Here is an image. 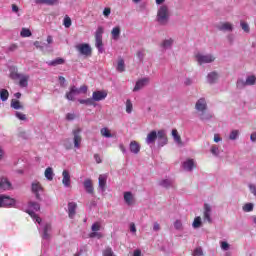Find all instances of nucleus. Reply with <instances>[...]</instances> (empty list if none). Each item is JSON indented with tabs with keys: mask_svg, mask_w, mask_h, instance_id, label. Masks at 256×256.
Listing matches in <instances>:
<instances>
[{
	"mask_svg": "<svg viewBox=\"0 0 256 256\" xmlns=\"http://www.w3.org/2000/svg\"><path fill=\"white\" fill-rule=\"evenodd\" d=\"M77 51L84 57H91V46L89 44H79L76 46Z\"/></svg>",
	"mask_w": 256,
	"mask_h": 256,
	"instance_id": "nucleus-7",
	"label": "nucleus"
},
{
	"mask_svg": "<svg viewBox=\"0 0 256 256\" xmlns=\"http://www.w3.org/2000/svg\"><path fill=\"white\" fill-rule=\"evenodd\" d=\"M15 117H17V119H19L20 121H27V115L17 111L15 113Z\"/></svg>",
	"mask_w": 256,
	"mask_h": 256,
	"instance_id": "nucleus-51",
	"label": "nucleus"
},
{
	"mask_svg": "<svg viewBox=\"0 0 256 256\" xmlns=\"http://www.w3.org/2000/svg\"><path fill=\"white\" fill-rule=\"evenodd\" d=\"M129 149L134 155H138L139 151H141V146L137 141H131Z\"/></svg>",
	"mask_w": 256,
	"mask_h": 256,
	"instance_id": "nucleus-26",
	"label": "nucleus"
},
{
	"mask_svg": "<svg viewBox=\"0 0 256 256\" xmlns=\"http://www.w3.org/2000/svg\"><path fill=\"white\" fill-rule=\"evenodd\" d=\"M83 187L89 195H93L95 193V188L93 187V180L91 179H85L83 182Z\"/></svg>",
	"mask_w": 256,
	"mask_h": 256,
	"instance_id": "nucleus-14",
	"label": "nucleus"
},
{
	"mask_svg": "<svg viewBox=\"0 0 256 256\" xmlns=\"http://www.w3.org/2000/svg\"><path fill=\"white\" fill-rule=\"evenodd\" d=\"M207 110V99L205 97L199 98L195 103V111L200 121H211L213 119V114Z\"/></svg>",
	"mask_w": 256,
	"mask_h": 256,
	"instance_id": "nucleus-1",
	"label": "nucleus"
},
{
	"mask_svg": "<svg viewBox=\"0 0 256 256\" xmlns=\"http://www.w3.org/2000/svg\"><path fill=\"white\" fill-rule=\"evenodd\" d=\"M34 47H36V49H40V51H43V49H44L43 43H41L40 41H35Z\"/></svg>",
	"mask_w": 256,
	"mask_h": 256,
	"instance_id": "nucleus-60",
	"label": "nucleus"
},
{
	"mask_svg": "<svg viewBox=\"0 0 256 256\" xmlns=\"http://www.w3.org/2000/svg\"><path fill=\"white\" fill-rule=\"evenodd\" d=\"M240 27L244 31V33H250V31H251V28L249 27V23H247L245 21L240 22Z\"/></svg>",
	"mask_w": 256,
	"mask_h": 256,
	"instance_id": "nucleus-43",
	"label": "nucleus"
},
{
	"mask_svg": "<svg viewBox=\"0 0 256 256\" xmlns=\"http://www.w3.org/2000/svg\"><path fill=\"white\" fill-rule=\"evenodd\" d=\"M124 201L126 205H134L135 204V196L131 192H124Z\"/></svg>",
	"mask_w": 256,
	"mask_h": 256,
	"instance_id": "nucleus-24",
	"label": "nucleus"
},
{
	"mask_svg": "<svg viewBox=\"0 0 256 256\" xmlns=\"http://www.w3.org/2000/svg\"><path fill=\"white\" fill-rule=\"evenodd\" d=\"M27 213L32 217L33 219H36V223H39L41 225V218L35 214V212L28 210Z\"/></svg>",
	"mask_w": 256,
	"mask_h": 256,
	"instance_id": "nucleus-47",
	"label": "nucleus"
},
{
	"mask_svg": "<svg viewBox=\"0 0 256 256\" xmlns=\"http://www.w3.org/2000/svg\"><path fill=\"white\" fill-rule=\"evenodd\" d=\"M50 233H51V224L47 223L42 228V234H41L42 239H44L45 241H49V239H51Z\"/></svg>",
	"mask_w": 256,
	"mask_h": 256,
	"instance_id": "nucleus-15",
	"label": "nucleus"
},
{
	"mask_svg": "<svg viewBox=\"0 0 256 256\" xmlns=\"http://www.w3.org/2000/svg\"><path fill=\"white\" fill-rule=\"evenodd\" d=\"M75 95H77V94H75V92L73 91V88L70 87V90H69V92L66 93L65 97L68 101H75Z\"/></svg>",
	"mask_w": 256,
	"mask_h": 256,
	"instance_id": "nucleus-38",
	"label": "nucleus"
},
{
	"mask_svg": "<svg viewBox=\"0 0 256 256\" xmlns=\"http://www.w3.org/2000/svg\"><path fill=\"white\" fill-rule=\"evenodd\" d=\"M172 137L175 143H177L178 145H183V141L181 140V136L179 135V132L177 131V129L172 130Z\"/></svg>",
	"mask_w": 256,
	"mask_h": 256,
	"instance_id": "nucleus-32",
	"label": "nucleus"
},
{
	"mask_svg": "<svg viewBox=\"0 0 256 256\" xmlns=\"http://www.w3.org/2000/svg\"><path fill=\"white\" fill-rule=\"evenodd\" d=\"M149 78H142L138 80L135 84V87L133 88V92L137 93V91H141L144 87H147L149 85Z\"/></svg>",
	"mask_w": 256,
	"mask_h": 256,
	"instance_id": "nucleus-10",
	"label": "nucleus"
},
{
	"mask_svg": "<svg viewBox=\"0 0 256 256\" xmlns=\"http://www.w3.org/2000/svg\"><path fill=\"white\" fill-rule=\"evenodd\" d=\"M63 25L64 27H66V29H69V27H71L72 22H71V18L68 15L64 17Z\"/></svg>",
	"mask_w": 256,
	"mask_h": 256,
	"instance_id": "nucleus-45",
	"label": "nucleus"
},
{
	"mask_svg": "<svg viewBox=\"0 0 256 256\" xmlns=\"http://www.w3.org/2000/svg\"><path fill=\"white\" fill-rule=\"evenodd\" d=\"M63 63H65V59L63 58H56L52 61H48L47 65H49L50 67H57V65H63Z\"/></svg>",
	"mask_w": 256,
	"mask_h": 256,
	"instance_id": "nucleus-31",
	"label": "nucleus"
},
{
	"mask_svg": "<svg viewBox=\"0 0 256 256\" xmlns=\"http://www.w3.org/2000/svg\"><path fill=\"white\" fill-rule=\"evenodd\" d=\"M230 141H236V139H239V130H232L229 134Z\"/></svg>",
	"mask_w": 256,
	"mask_h": 256,
	"instance_id": "nucleus-41",
	"label": "nucleus"
},
{
	"mask_svg": "<svg viewBox=\"0 0 256 256\" xmlns=\"http://www.w3.org/2000/svg\"><path fill=\"white\" fill-rule=\"evenodd\" d=\"M157 139H158V132L153 130L150 133H148L146 137V143L147 145H153L155 141H157Z\"/></svg>",
	"mask_w": 256,
	"mask_h": 256,
	"instance_id": "nucleus-19",
	"label": "nucleus"
},
{
	"mask_svg": "<svg viewBox=\"0 0 256 256\" xmlns=\"http://www.w3.org/2000/svg\"><path fill=\"white\" fill-rule=\"evenodd\" d=\"M17 201L7 195L0 196V207H15Z\"/></svg>",
	"mask_w": 256,
	"mask_h": 256,
	"instance_id": "nucleus-6",
	"label": "nucleus"
},
{
	"mask_svg": "<svg viewBox=\"0 0 256 256\" xmlns=\"http://www.w3.org/2000/svg\"><path fill=\"white\" fill-rule=\"evenodd\" d=\"M0 99L1 101H7V99H9V91H7L6 89H2L0 91Z\"/></svg>",
	"mask_w": 256,
	"mask_h": 256,
	"instance_id": "nucleus-44",
	"label": "nucleus"
},
{
	"mask_svg": "<svg viewBox=\"0 0 256 256\" xmlns=\"http://www.w3.org/2000/svg\"><path fill=\"white\" fill-rule=\"evenodd\" d=\"M78 102L81 104V105H88V106H91V105H94L95 107V102H93L92 98H88V99H78Z\"/></svg>",
	"mask_w": 256,
	"mask_h": 256,
	"instance_id": "nucleus-37",
	"label": "nucleus"
},
{
	"mask_svg": "<svg viewBox=\"0 0 256 256\" xmlns=\"http://www.w3.org/2000/svg\"><path fill=\"white\" fill-rule=\"evenodd\" d=\"M111 36L114 41H119V37L121 36V27H114L111 31Z\"/></svg>",
	"mask_w": 256,
	"mask_h": 256,
	"instance_id": "nucleus-28",
	"label": "nucleus"
},
{
	"mask_svg": "<svg viewBox=\"0 0 256 256\" xmlns=\"http://www.w3.org/2000/svg\"><path fill=\"white\" fill-rule=\"evenodd\" d=\"M174 40L173 38L165 39L161 43L162 49H171L173 47Z\"/></svg>",
	"mask_w": 256,
	"mask_h": 256,
	"instance_id": "nucleus-30",
	"label": "nucleus"
},
{
	"mask_svg": "<svg viewBox=\"0 0 256 256\" xmlns=\"http://www.w3.org/2000/svg\"><path fill=\"white\" fill-rule=\"evenodd\" d=\"M72 87V91L75 93V95H82L87 93V86L83 85L80 88H77L76 86H71Z\"/></svg>",
	"mask_w": 256,
	"mask_h": 256,
	"instance_id": "nucleus-29",
	"label": "nucleus"
},
{
	"mask_svg": "<svg viewBox=\"0 0 256 256\" xmlns=\"http://www.w3.org/2000/svg\"><path fill=\"white\" fill-rule=\"evenodd\" d=\"M196 61L200 65H205V63H213V61H215V56H213L212 54H197Z\"/></svg>",
	"mask_w": 256,
	"mask_h": 256,
	"instance_id": "nucleus-5",
	"label": "nucleus"
},
{
	"mask_svg": "<svg viewBox=\"0 0 256 256\" xmlns=\"http://www.w3.org/2000/svg\"><path fill=\"white\" fill-rule=\"evenodd\" d=\"M10 107H12V109H16V110H19V109L23 110V109H25L23 104H21V102L19 100H15V99L11 100Z\"/></svg>",
	"mask_w": 256,
	"mask_h": 256,
	"instance_id": "nucleus-33",
	"label": "nucleus"
},
{
	"mask_svg": "<svg viewBox=\"0 0 256 256\" xmlns=\"http://www.w3.org/2000/svg\"><path fill=\"white\" fill-rule=\"evenodd\" d=\"M44 175H45V177H46V179L48 180V181H53V177H54V173H53V168H51V167H48V168H46V170H45V172H44Z\"/></svg>",
	"mask_w": 256,
	"mask_h": 256,
	"instance_id": "nucleus-34",
	"label": "nucleus"
},
{
	"mask_svg": "<svg viewBox=\"0 0 256 256\" xmlns=\"http://www.w3.org/2000/svg\"><path fill=\"white\" fill-rule=\"evenodd\" d=\"M103 33V27L99 26L95 33V46L98 49L99 53H103Z\"/></svg>",
	"mask_w": 256,
	"mask_h": 256,
	"instance_id": "nucleus-4",
	"label": "nucleus"
},
{
	"mask_svg": "<svg viewBox=\"0 0 256 256\" xmlns=\"http://www.w3.org/2000/svg\"><path fill=\"white\" fill-rule=\"evenodd\" d=\"M184 85H185L186 87H190V85H193V79H191V78H185V80H184Z\"/></svg>",
	"mask_w": 256,
	"mask_h": 256,
	"instance_id": "nucleus-61",
	"label": "nucleus"
},
{
	"mask_svg": "<svg viewBox=\"0 0 256 256\" xmlns=\"http://www.w3.org/2000/svg\"><path fill=\"white\" fill-rule=\"evenodd\" d=\"M98 187L101 189L102 192L105 191L107 187V175L101 174L98 178Z\"/></svg>",
	"mask_w": 256,
	"mask_h": 256,
	"instance_id": "nucleus-21",
	"label": "nucleus"
},
{
	"mask_svg": "<svg viewBox=\"0 0 256 256\" xmlns=\"http://www.w3.org/2000/svg\"><path fill=\"white\" fill-rule=\"evenodd\" d=\"M116 70L119 73H123V71H125V60H123V58L118 59Z\"/></svg>",
	"mask_w": 256,
	"mask_h": 256,
	"instance_id": "nucleus-35",
	"label": "nucleus"
},
{
	"mask_svg": "<svg viewBox=\"0 0 256 256\" xmlns=\"http://www.w3.org/2000/svg\"><path fill=\"white\" fill-rule=\"evenodd\" d=\"M206 80L209 85H215V83L219 81V73L217 71H212L208 73V75L206 76Z\"/></svg>",
	"mask_w": 256,
	"mask_h": 256,
	"instance_id": "nucleus-13",
	"label": "nucleus"
},
{
	"mask_svg": "<svg viewBox=\"0 0 256 256\" xmlns=\"http://www.w3.org/2000/svg\"><path fill=\"white\" fill-rule=\"evenodd\" d=\"M66 119H67V121L75 120V114H73V113L66 114Z\"/></svg>",
	"mask_w": 256,
	"mask_h": 256,
	"instance_id": "nucleus-62",
	"label": "nucleus"
},
{
	"mask_svg": "<svg viewBox=\"0 0 256 256\" xmlns=\"http://www.w3.org/2000/svg\"><path fill=\"white\" fill-rule=\"evenodd\" d=\"M174 229L177 231H183V222H181V220H176L174 222Z\"/></svg>",
	"mask_w": 256,
	"mask_h": 256,
	"instance_id": "nucleus-48",
	"label": "nucleus"
},
{
	"mask_svg": "<svg viewBox=\"0 0 256 256\" xmlns=\"http://www.w3.org/2000/svg\"><path fill=\"white\" fill-rule=\"evenodd\" d=\"M237 89H245V87H248L246 80L238 79L236 82Z\"/></svg>",
	"mask_w": 256,
	"mask_h": 256,
	"instance_id": "nucleus-39",
	"label": "nucleus"
},
{
	"mask_svg": "<svg viewBox=\"0 0 256 256\" xmlns=\"http://www.w3.org/2000/svg\"><path fill=\"white\" fill-rule=\"evenodd\" d=\"M229 247V243H227L226 241L221 242L222 251H229Z\"/></svg>",
	"mask_w": 256,
	"mask_h": 256,
	"instance_id": "nucleus-59",
	"label": "nucleus"
},
{
	"mask_svg": "<svg viewBox=\"0 0 256 256\" xmlns=\"http://www.w3.org/2000/svg\"><path fill=\"white\" fill-rule=\"evenodd\" d=\"M253 203H246L244 206H243V211L245 213H251V211H253Z\"/></svg>",
	"mask_w": 256,
	"mask_h": 256,
	"instance_id": "nucleus-46",
	"label": "nucleus"
},
{
	"mask_svg": "<svg viewBox=\"0 0 256 256\" xmlns=\"http://www.w3.org/2000/svg\"><path fill=\"white\" fill-rule=\"evenodd\" d=\"M246 84L248 85V87L249 86H252V85H255V83H256V77H255V75H250V76H247V78H246Z\"/></svg>",
	"mask_w": 256,
	"mask_h": 256,
	"instance_id": "nucleus-40",
	"label": "nucleus"
},
{
	"mask_svg": "<svg viewBox=\"0 0 256 256\" xmlns=\"http://www.w3.org/2000/svg\"><path fill=\"white\" fill-rule=\"evenodd\" d=\"M133 112V103H131V100L126 101V113H132Z\"/></svg>",
	"mask_w": 256,
	"mask_h": 256,
	"instance_id": "nucleus-52",
	"label": "nucleus"
},
{
	"mask_svg": "<svg viewBox=\"0 0 256 256\" xmlns=\"http://www.w3.org/2000/svg\"><path fill=\"white\" fill-rule=\"evenodd\" d=\"M182 167L184 171L191 172L193 169H195V160L193 159H187L183 162Z\"/></svg>",
	"mask_w": 256,
	"mask_h": 256,
	"instance_id": "nucleus-18",
	"label": "nucleus"
},
{
	"mask_svg": "<svg viewBox=\"0 0 256 256\" xmlns=\"http://www.w3.org/2000/svg\"><path fill=\"white\" fill-rule=\"evenodd\" d=\"M248 188H249L250 193H252V195H254V197H256V185L255 184H249Z\"/></svg>",
	"mask_w": 256,
	"mask_h": 256,
	"instance_id": "nucleus-58",
	"label": "nucleus"
},
{
	"mask_svg": "<svg viewBox=\"0 0 256 256\" xmlns=\"http://www.w3.org/2000/svg\"><path fill=\"white\" fill-rule=\"evenodd\" d=\"M21 37H31V30L23 28L20 32Z\"/></svg>",
	"mask_w": 256,
	"mask_h": 256,
	"instance_id": "nucleus-49",
	"label": "nucleus"
},
{
	"mask_svg": "<svg viewBox=\"0 0 256 256\" xmlns=\"http://www.w3.org/2000/svg\"><path fill=\"white\" fill-rule=\"evenodd\" d=\"M211 153H212V155H214L215 157H219V147H217L216 145H213L212 147H211Z\"/></svg>",
	"mask_w": 256,
	"mask_h": 256,
	"instance_id": "nucleus-53",
	"label": "nucleus"
},
{
	"mask_svg": "<svg viewBox=\"0 0 256 256\" xmlns=\"http://www.w3.org/2000/svg\"><path fill=\"white\" fill-rule=\"evenodd\" d=\"M62 183L64 185V187H71V175H69V171L64 170L62 172Z\"/></svg>",
	"mask_w": 256,
	"mask_h": 256,
	"instance_id": "nucleus-22",
	"label": "nucleus"
},
{
	"mask_svg": "<svg viewBox=\"0 0 256 256\" xmlns=\"http://www.w3.org/2000/svg\"><path fill=\"white\" fill-rule=\"evenodd\" d=\"M36 5H48L53 7V5H59V0H35Z\"/></svg>",
	"mask_w": 256,
	"mask_h": 256,
	"instance_id": "nucleus-25",
	"label": "nucleus"
},
{
	"mask_svg": "<svg viewBox=\"0 0 256 256\" xmlns=\"http://www.w3.org/2000/svg\"><path fill=\"white\" fill-rule=\"evenodd\" d=\"M201 225H202L201 216H197V217L194 219L193 223H192V227H193L194 229H199V227H201Z\"/></svg>",
	"mask_w": 256,
	"mask_h": 256,
	"instance_id": "nucleus-42",
	"label": "nucleus"
},
{
	"mask_svg": "<svg viewBox=\"0 0 256 256\" xmlns=\"http://www.w3.org/2000/svg\"><path fill=\"white\" fill-rule=\"evenodd\" d=\"M0 189H2V191H11V183L7 178L0 179Z\"/></svg>",
	"mask_w": 256,
	"mask_h": 256,
	"instance_id": "nucleus-23",
	"label": "nucleus"
},
{
	"mask_svg": "<svg viewBox=\"0 0 256 256\" xmlns=\"http://www.w3.org/2000/svg\"><path fill=\"white\" fill-rule=\"evenodd\" d=\"M74 138H73V143L75 149H79L81 147V141H83V138L81 137V130L80 128H77L72 131Z\"/></svg>",
	"mask_w": 256,
	"mask_h": 256,
	"instance_id": "nucleus-8",
	"label": "nucleus"
},
{
	"mask_svg": "<svg viewBox=\"0 0 256 256\" xmlns=\"http://www.w3.org/2000/svg\"><path fill=\"white\" fill-rule=\"evenodd\" d=\"M211 211H212L211 205L205 203L204 211H203V219L208 223H213V220L211 219Z\"/></svg>",
	"mask_w": 256,
	"mask_h": 256,
	"instance_id": "nucleus-12",
	"label": "nucleus"
},
{
	"mask_svg": "<svg viewBox=\"0 0 256 256\" xmlns=\"http://www.w3.org/2000/svg\"><path fill=\"white\" fill-rule=\"evenodd\" d=\"M160 187H164V189H169V187H173V180L171 179H162L158 182Z\"/></svg>",
	"mask_w": 256,
	"mask_h": 256,
	"instance_id": "nucleus-27",
	"label": "nucleus"
},
{
	"mask_svg": "<svg viewBox=\"0 0 256 256\" xmlns=\"http://www.w3.org/2000/svg\"><path fill=\"white\" fill-rule=\"evenodd\" d=\"M158 146L159 147H165V145H167L168 143V138H167V133L165 132V130H159L158 131Z\"/></svg>",
	"mask_w": 256,
	"mask_h": 256,
	"instance_id": "nucleus-9",
	"label": "nucleus"
},
{
	"mask_svg": "<svg viewBox=\"0 0 256 256\" xmlns=\"http://www.w3.org/2000/svg\"><path fill=\"white\" fill-rule=\"evenodd\" d=\"M103 256H115V253L108 247L103 251Z\"/></svg>",
	"mask_w": 256,
	"mask_h": 256,
	"instance_id": "nucleus-54",
	"label": "nucleus"
},
{
	"mask_svg": "<svg viewBox=\"0 0 256 256\" xmlns=\"http://www.w3.org/2000/svg\"><path fill=\"white\" fill-rule=\"evenodd\" d=\"M103 15L104 17H109V15H111V8H105L103 10Z\"/></svg>",
	"mask_w": 256,
	"mask_h": 256,
	"instance_id": "nucleus-63",
	"label": "nucleus"
},
{
	"mask_svg": "<svg viewBox=\"0 0 256 256\" xmlns=\"http://www.w3.org/2000/svg\"><path fill=\"white\" fill-rule=\"evenodd\" d=\"M32 193L35 194V197L38 201H41V195H39V191H43V187L38 181L32 182L31 185Z\"/></svg>",
	"mask_w": 256,
	"mask_h": 256,
	"instance_id": "nucleus-11",
	"label": "nucleus"
},
{
	"mask_svg": "<svg viewBox=\"0 0 256 256\" xmlns=\"http://www.w3.org/2000/svg\"><path fill=\"white\" fill-rule=\"evenodd\" d=\"M107 98V92L105 91H95L92 94V100L93 103H95V101H103V99Z\"/></svg>",
	"mask_w": 256,
	"mask_h": 256,
	"instance_id": "nucleus-17",
	"label": "nucleus"
},
{
	"mask_svg": "<svg viewBox=\"0 0 256 256\" xmlns=\"http://www.w3.org/2000/svg\"><path fill=\"white\" fill-rule=\"evenodd\" d=\"M29 207L34 211H39V209H41V206L37 202H29Z\"/></svg>",
	"mask_w": 256,
	"mask_h": 256,
	"instance_id": "nucleus-50",
	"label": "nucleus"
},
{
	"mask_svg": "<svg viewBox=\"0 0 256 256\" xmlns=\"http://www.w3.org/2000/svg\"><path fill=\"white\" fill-rule=\"evenodd\" d=\"M193 256H203V248L198 247L194 250Z\"/></svg>",
	"mask_w": 256,
	"mask_h": 256,
	"instance_id": "nucleus-55",
	"label": "nucleus"
},
{
	"mask_svg": "<svg viewBox=\"0 0 256 256\" xmlns=\"http://www.w3.org/2000/svg\"><path fill=\"white\" fill-rule=\"evenodd\" d=\"M100 133L102 137H106V139H111V137H113V134H111V131H109V128H102L100 130Z\"/></svg>",
	"mask_w": 256,
	"mask_h": 256,
	"instance_id": "nucleus-36",
	"label": "nucleus"
},
{
	"mask_svg": "<svg viewBox=\"0 0 256 256\" xmlns=\"http://www.w3.org/2000/svg\"><path fill=\"white\" fill-rule=\"evenodd\" d=\"M171 18V12L169 11V6L161 5L158 8L156 21L159 25L165 26L169 23V19Z\"/></svg>",
	"mask_w": 256,
	"mask_h": 256,
	"instance_id": "nucleus-3",
	"label": "nucleus"
},
{
	"mask_svg": "<svg viewBox=\"0 0 256 256\" xmlns=\"http://www.w3.org/2000/svg\"><path fill=\"white\" fill-rule=\"evenodd\" d=\"M90 239H95V237H97L98 239H101V237H103V235L99 232H92L89 234Z\"/></svg>",
	"mask_w": 256,
	"mask_h": 256,
	"instance_id": "nucleus-57",
	"label": "nucleus"
},
{
	"mask_svg": "<svg viewBox=\"0 0 256 256\" xmlns=\"http://www.w3.org/2000/svg\"><path fill=\"white\" fill-rule=\"evenodd\" d=\"M216 29H218V31L231 32L233 31V24L231 22H220L216 25Z\"/></svg>",
	"mask_w": 256,
	"mask_h": 256,
	"instance_id": "nucleus-16",
	"label": "nucleus"
},
{
	"mask_svg": "<svg viewBox=\"0 0 256 256\" xmlns=\"http://www.w3.org/2000/svg\"><path fill=\"white\" fill-rule=\"evenodd\" d=\"M10 78L13 79V81H17V79H19L18 85L22 89L29 87V74L19 73V69L17 67L10 68Z\"/></svg>",
	"mask_w": 256,
	"mask_h": 256,
	"instance_id": "nucleus-2",
	"label": "nucleus"
},
{
	"mask_svg": "<svg viewBox=\"0 0 256 256\" xmlns=\"http://www.w3.org/2000/svg\"><path fill=\"white\" fill-rule=\"evenodd\" d=\"M17 49H18L17 44H11V45L8 47V51H10V52L17 51Z\"/></svg>",
	"mask_w": 256,
	"mask_h": 256,
	"instance_id": "nucleus-64",
	"label": "nucleus"
},
{
	"mask_svg": "<svg viewBox=\"0 0 256 256\" xmlns=\"http://www.w3.org/2000/svg\"><path fill=\"white\" fill-rule=\"evenodd\" d=\"M77 211V203L75 202H69L68 203V217L70 219H73V217H75L76 212Z\"/></svg>",
	"mask_w": 256,
	"mask_h": 256,
	"instance_id": "nucleus-20",
	"label": "nucleus"
},
{
	"mask_svg": "<svg viewBox=\"0 0 256 256\" xmlns=\"http://www.w3.org/2000/svg\"><path fill=\"white\" fill-rule=\"evenodd\" d=\"M91 229L93 232L101 231V224H99L98 222H95L92 225Z\"/></svg>",
	"mask_w": 256,
	"mask_h": 256,
	"instance_id": "nucleus-56",
	"label": "nucleus"
}]
</instances>
